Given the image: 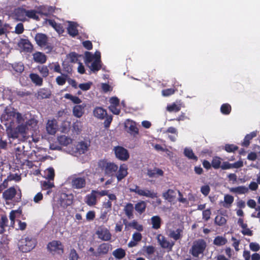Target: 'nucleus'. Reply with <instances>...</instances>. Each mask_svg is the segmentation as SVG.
Returning a JSON list of instances; mask_svg holds the SVG:
<instances>
[{
	"label": "nucleus",
	"instance_id": "obj_13",
	"mask_svg": "<svg viewBox=\"0 0 260 260\" xmlns=\"http://www.w3.org/2000/svg\"><path fill=\"white\" fill-rule=\"evenodd\" d=\"M19 46L24 51L30 53L33 50V45L27 39H22L19 43Z\"/></svg>",
	"mask_w": 260,
	"mask_h": 260
},
{
	"label": "nucleus",
	"instance_id": "obj_1",
	"mask_svg": "<svg viewBox=\"0 0 260 260\" xmlns=\"http://www.w3.org/2000/svg\"><path fill=\"white\" fill-rule=\"evenodd\" d=\"M207 246V243L204 239H197L193 242L189 252L193 257L198 258L200 255H203Z\"/></svg>",
	"mask_w": 260,
	"mask_h": 260
},
{
	"label": "nucleus",
	"instance_id": "obj_58",
	"mask_svg": "<svg viewBox=\"0 0 260 260\" xmlns=\"http://www.w3.org/2000/svg\"><path fill=\"white\" fill-rule=\"evenodd\" d=\"M78 259L79 255L76 250L74 248L71 249L69 254V260H78Z\"/></svg>",
	"mask_w": 260,
	"mask_h": 260
},
{
	"label": "nucleus",
	"instance_id": "obj_9",
	"mask_svg": "<svg viewBox=\"0 0 260 260\" xmlns=\"http://www.w3.org/2000/svg\"><path fill=\"white\" fill-rule=\"evenodd\" d=\"M112 249V245L109 243H103L100 244L97 248L98 257L107 254Z\"/></svg>",
	"mask_w": 260,
	"mask_h": 260
},
{
	"label": "nucleus",
	"instance_id": "obj_30",
	"mask_svg": "<svg viewBox=\"0 0 260 260\" xmlns=\"http://www.w3.org/2000/svg\"><path fill=\"white\" fill-rule=\"evenodd\" d=\"M29 78L32 82L37 86H41L43 84V78L36 73H31L29 74Z\"/></svg>",
	"mask_w": 260,
	"mask_h": 260
},
{
	"label": "nucleus",
	"instance_id": "obj_49",
	"mask_svg": "<svg viewBox=\"0 0 260 260\" xmlns=\"http://www.w3.org/2000/svg\"><path fill=\"white\" fill-rule=\"evenodd\" d=\"M46 178L49 180H53L55 173L54 170L53 168H49L45 172Z\"/></svg>",
	"mask_w": 260,
	"mask_h": 260
},
{
	"label": "nucleus",
	"instance_id": "obj_46",
	"mask_svg": "<svg viewBox=\"0 0 260 260\" xmlns=\"http://www.w3.org/2000/svg\"><path fill=\"white\" fill-rule=\"evenodd\" d=\"M234 200V197L230 194H225L224 197V204L223 206L225 208H229L233 203Z\"/></svg>",
	"mask_w": 260,
	"mask_h": 260
},
{
	"label": "nucleus",
	"instance_id": "obj_62",
	"mask_svg": "<svg viewBox=\"0 0 260 260\" xmlns=\"http://www.w3.org/2000/svg\"><path fill=\"white\" fill-rule=\"evenodd\" d=\"M16 129L20 135L24 136L26 134V126L25 125H19L16 127Z\"/></svg>",
	"mask_w": 260,
	"mask_h": 260
},
{
	"label": "nucleus",
	"instance_id": "obj_10",
	"mask_svg": "<svg viewBox=\"0 0 260 260\" xmlns=\"http://www.w3.org/2000/svg\"><path fill=\"white\" fill-rule=\"evenodd\" d=\"M16 110L14 108L6 107L2 115V119L6 121H12L16 116Z\"/></svg>",
	"mask_w": 260,
	"mask_h": 260
},
{
	"label": "nucleus",
	"instance_id": "obj_44",
	"mask_svg": "<svg viewBox=\"0 0 260 260\" xmlns=\"http://www.w3.org/2000/svg\"><path fill=\"white\" fill-rule=\"evenodd\" d=\"M38 96L41 99L49 98L51 95L50 91L45 88L40 89L38 92Z\"/></svg>",
	"mask_w": 260,
	"mask_h": 260
},
{
	"label": "nucleus",
	"instance_id": "obj_51",
	"mask_svg": "<svg viewBox=\"0 0 260 260\" xmlns=\"http://www.w3.org/2000/svg\"><path fill=\"white\" fill-rule=\"evenodd\" d=\"M64 98L67 99H69L72 101L74 104H79L82 102L81 100L78 96H73L70 93H66L64 95Z\"/></svg>",
	"mask_w": 260,
	"mask_h": 260
},
{
	"label": "nucleus",
	"instance_id": "obj_12",
	"mask_svg": "<svg viewBox=\"0 0 260 260\" xmlns=\"http://www.w3.org/2000/svg\"><path fill=\"white\" fill-rule=\"evenodd\" d=\"M99 238L103 241H109L111 239L112 235L107 228H103L96 232Z\"/></svg>",
	"mask_w": 260,
	"mask_h": 260
},
{
	"label": "nucleus",
	"instance_id": "obj_42",
	"mask_svg": "<svg viewBox=\"0 0 260 260\" xmlns=\"http://www.w3.org/2000/svg\"><path fill=\"white\" fill-rule=\"evenodd\" d=\"M57 140L60 145L63 146H67L72 142V140L70 138L64 135L58 137Z\"/></svg>",
	"mask_w": 260,
	"mask_h": 260
},
{
	"label": "nucleus",
	"instance_id": "obj_4",
	"mask_svg": "<svg viewBox=\"0 0 260 260\" xmlns=\"http://www.w3.org/2000/svg\"><path fill=\"white\" fill-rule=\"evenodd\" d=\"M37 240L32 237H27L19 241L18 247L22 252H28L32 250L36 246Z\"/></svg>",
	"mask_w": 260,
	"mask_h": 260
},
{
	"label": "nucleus",
	"instance_id": "obj_2",
	"mask_svg": "<svg viewBox=\"0 0 260 260\" xmlns=\"http://www.w3.org/2000/svg\"><path fill=\"white\" fill-rule=\"evenodd\" d=\"M98 166L105 175L109 177L114 176L118 169V166L115 163L105 159L100 160L98 162Z\"/></svg>",
	"mask_w": 260,
	"mask_h": 260
},
{
	"label": "nucleus",
	"instance_id": "obj_36",
	"mask_svg": "<svg viewBox=\"0 0 260 260\" xmlns=\"http://www.w3.org/2000/svg\"><path fill=\"white\" fill-rule=\"evenodd\" d=\"M112 254L116 258L121 259L125 256L126 252L122 248H118L113 251Z\"/></svg>",
	"mask_w": 260,
	"mask_h": 260
},
{
	"label": "nucleus",
	"instance_id": "obj_24",
	"mask_svg": "<svg viewBox=\"0 0 260 260\" xmlns=\"http://www.w3.org/2000/svg\"><path fill=\"white\" fill-rule=\"evenodd\" d=\"M256 136V133L255 132H251L250 134H247L241 143L242 146L248 147L250 143V141Z\"/></svg>",
	"mask_w": 260,
	"mask_h": 260
},
{
	"label": "nucleus",
	"instance_id": "obj_7",
	"mask_svg": "<svg viewBox=\"0 0 260 260\" xmlns=\"http://www.w3.org/2000/svg\"><path fill=\"white\" fill-rule=\"evenodd\" d=\"M74 196L73 194L61 193L59 199V204L61 207L66 208L73 204Z\"/></svg>",
	"mask_w": 260,
	"mask_h": 260
},
{
	"label": "nucleus",
	"instance_id": "obj_33",
	"mask_svg": "<svg viewBox=\"0 0 260 260\" xmlns=\"http://www.w3.org/2000/svg\"><path fill=\"white\" fill-rule=\"evenodd\" d=\"M183 230L181 229H177L176 230L170 231L169 236L177 241L182 238Z\"/></svg>",
	"mask_w": 260,
	"mask_h": 260
},
{
	"label": "nucleus",
	"instance_id": "obj_40",
	"mask_svg": "<svg viewBox=\"0 0 260 260\" xmlns=\"http://www.w3.org/2000/svg\"><path fill=\"white\" fill-rule=\"evenodd\" d=\"M16 158L18 161V164L24 165L26 161H28L25 153L16 152Z\"/></svg>",
	"mask_w": 260,
	"mask_h": 260
},
{
	"label": "nucleus",
	"instance_id": "obj_39",
	"mask_svg": "<svg viewBox=\"0 0 260 260\" xmlns=\"http://www.w3.org/2000/svg\"><path fill=\"white\" fill-rule=\"evenodd\" d=\"M175 191L171 189H169L162 193V197L169 201H172L175 198Z\"/></svg>",
	"mask_w": 260,
	"mask_h": 260
},
{
	"label": "nucleus",
	"instance_id": "obj_35",
	"mask_svg": "<svg viewBox=\"0 0 260 260\" xmlns=\"http://www.w3.org/2000/svg\"><path fill=\"white\" fill-rule=\"evenodd\" d=\"M146 208V203L143 201L138 202L135 206V210L140 214L144 213L145 211Z\"/></svg>",
	"mask_w": 260,
	"mask_h": 260
},
{
	"label": "nucleus",
	"instance_id": "obj_54",
	"mask_svg": "<svg viewBox=\"0 0 260 260\" xmlns=\"http://www.w3.org/2000/svg\"><path fill=\"white\" fill-rule=\"evenodd\" d=\"M128 225L139 232H142L143 230L142 225L139 224L136 220H133L132 222L129 223Z\"/></svg>",
	"mask_w": 260,
	"mask_h": 260
},
{
	"label": "nucleus",
	"instance_id": "obj_34",
	"mask_svg": "<svg viewBox=\"0 0 260 260\" xmlns=\"http://www.w3.org/2000/svg\"><path fill=\"white\" fill-rule=\"evenodd\" d=\"M152 228L153 229L157 230L160 228L161 223V219L160 217L158 216H153L151 218Z\"/></svg>",
	"mask_w": 260,
	"mask_h": 260
},
{
	"label": "nucleus",
	"instance_id": "obj_6",
	"mask_svg": "<svg viewBox=\"0 0 260 260\" xmlns=\"http://www.w3.org/2000/svg\"><path fill=\"white\" fill-rule=\"evenodd\" d=\"M71 186L73 189H80L84 188L86 185V177L74 175L71 178Z\"/></svg>",
	"mask_w": 260,
	"mask_h": 260
},
{
	"label": "nucleus",
	"instance_id": "obj_43",
	"mask_svg": "<svg viewBox=\"0 0 260 260\" xmlns=\"http://www.w3.org/2000/svg\"><path fill=\"white\" fill-rule=\"evenodd\" d=\"M38 12L35 10H26V17L34 20L38 21L40 20L39 16L37 15Z\"/></svg>",
	"mask_w": 260,
	"mask_h": 260
},
{
	"label": "nucleus",
	"instance_id": "obj_57",
	"mask_svg": "<svg viewBox=\"0 0 260 260\" xmlns=\"http://www.w3.org/2000/svg\"><path fill=\"white\" fill-rule=\"evenodd\" d=\"M224 149L228 152H234L238 149V147L234 144H226Z\"/></svg>",
	"mask_w": 260,
	"mask_h": 260
},
{
	"label": "nucleus",
	"instance_id": "obj_53",
	"mask_svg": "<svg viewBox=\"0 0 260 260\" xmlns=\"http://www.w3.org/2000/svg\"><path fill=\"white\" fill-rule=\"evenodd\" d=\"M13 92L16 94L17 96L20 98H23L25 96H27L30 95L31 94V92L28 91H26L25 90H18L16 89L14 90Z\"/></svg>",
	"mask_w": 260,
	"mask_h": 260
},
{
	"label": "nucleus",
	"instance_id": "obj_48",
	"mask_svg": "<svg viewBox=\"0 0 260 260\" xmlns=\"http://www.w3.org/2000/svg\"><path fill=\"white\" fill-rule=\"evenodd\" d=\"M73 128L77 134H79L82 129V123L80 120H76L73 124Z\"/></svg>",
	"mask_w": 260,
	"mask_h": 260
},
{
	"label": "nucleus",
	"instance_id": "obj_37",
	"mask_svg": "<svg viewBox=\"0 0 260 260\" xmlns=\"http://www.w3.org/2000/svg\"><path fill=\"white\" fill-rule=\"evenodd\" d=\"M46 130L50 135H54L56 133V128L53 120H48L46 125Z\"/></svg>",
	"mask_w": 260,
	"mask_h": 260
},
{
	"label": "nucleus",
	"instance_id": "obj_45",
	"mask_svg": "<svg viewBox=\"0 0 260 260\" xmlns=\"http://www.w3.org/2000/svg\"><path fill=\"white\" fill-rule=\"evenodd\" d=\"M231 111V106L228 103L223 104L220 107V112L224 115L230 114Z\"/></svg>",
	"mask_w": 260,
	"mask_h": 260
},
{
	"label": "nucleus",
	"instance_id": "obj_14",
	"mask_svg": "<svg viewBox=\"0 0 260 260\" xmlns=\"http://www.w3.org/2000/svg\"><path fill=\"white\" fill-rule=\"evenodd\" d=\"M127 167L126 165H120L118 171L117 170L116 175L118 181H120L124 178L127 175Z\"/></svg>",
	"mask_w": 260,
	"mask_h": 260
},
{
	"label": "nucleus",
	"instance_id": "obj_41",
	"mask_svg": "<svg viewBox=\"0 0 260 260\" xmlns=\"http://www.w3.org/2000/svg\"><path fill=\"white\" fill-rule=\"evenodd\" d=\"M227 239L222 236H218L213 240V244L217 246H223L227 243Z\"/></svg>",
	"mask_w": 260,
	"mask_h": 260
},
{
	"label": "nucleus",
	"instance_id": "obj_31",
	"mask_svg": "<svg viewBox=\"0 0 260 260\" xmlns=\"http://www.w3.org/2000/svg\"><path fill=\"white\" fill-rule=\"evenodd\" d=\"M84 112V107L81 105H76L73 109V115L78 117L80 118L82 116Z\"/></svg>",
	"mask_w": 260,
	"mask_h": 260
},
{
	"label": "nucleus",
	"instance_id": "obj_26",
	"mask_svg": "<svg viewBox=\"0 0 260 260\" xmlns=\"http://www.w3.org/2000/svg\"><path fill=\"white\" fill-rule=\"evenodd\" d=\"M230 191L233 193L242 194L247 193L249 191V189L245 186H239L236 187L230 188Z\"/></svg>",
	"mask_w": 260,
	"mask_h": 260
},
{
	"label": "nucleus",
	"instance_id": "obj_50",
	"mask_svg": "<svg viewBox=\"0 0 260 260\" xmlns=\"http://www.w3.org/2000/svg\"><path fill=\"white\" fill-rule=\"evenodd\" d=\"M8 219L6 215L2 216L0 221V228L2 233H4L5 231V229L8 226Z\"/></svg>",
	"mask_w": 260,
	"mask_h": 260
},
{
	"label": "nucleus",
	"instance_id": "obj_59",
	"mask_svg": "<svg viewBox=\"0 0 260 260\" xmlns=\"http://www.w3.org/2000/svg\"><path fill=\"white\" fill-rule=\"evenodd\" d=\"M20 134L17 132V130L16 129H11L10 132L8 133V136L10 138H12L13 139L18 138L20 136Z\"/></svg>",
	"mask_w": 260,
	"mask_h": 260
},
{
	"label": "nucleus",
	"instance_id": "obj_22",
	"mask_svg": "<svg viewBox=\"0 0 260 260\" xmlns=\"http://www.w3.org/2000/svg\"><path fill=\"white\" fill-rule=\"evenodd\" d=\"M33 59L36 62L44 63L47 60V57L44 53L37 52L33 54Z\"/></svg>",
	"mask_w": 260,
	"mask_h": 260
},
{
	"label": "nucleus",
	"instance_id": "obj_47",
	"mask_svg": "<svg viewBox=\"0 0 260 260\" xmlns=\"http://www.w3.org/2000/svg\"><path fill=\"white\" fill-rule=\"evenodd\" d=\"M221 159L220 157L218 156H214L213 157L211 161V165L212 167L214 169H218L221 167Z\"/></svg>",
	"mask_w": 260,
	"mask_h": 260
},
{
	"label": "nucleus",
	"instance_id": "obj_21",
	"mask_svg": "<svg viewBox=\"0 0 260 260\" xmlns=\"http://www.w3.org/2000/svg\"><path fill=\"white\" fill-rule=\"evenodd\" d=\"M147 174L150 178H156L158 176H162L164 172L161 169L155 168L153 169H148Z\"/></svg>",
	"mask_w": 260,
	"mask_h": 260
},
{
	"label": "nucleus",
	"instance_id": "obj_60",
	"mask_svg": "<svg viewBox=\"0 0 260 260\" xmlns=\"http://www.w3.org/2000/svg\"><path fill=\"white\" fill-rule=\"evenodd\" d=\"M78 54L75 52H71L69 54V58L72 63L77 62L78 60Z\"/></svg>",
	"mask_w": 260,
	"mask_h": 260
},
{
	"label": "nucleus",
	"instance_id": "obj_11",
	"mask_svg": "<svg viewBox=\"0 0 260 260\" xmlns=\"http://www.w3.org/2000/svg\"><path fill=\"white\" fill-rule=\"evenodd\" d=\"M37 44L41 47H44L47 45L48 38L46 34L43 33H37L35 37Z\"/></svg>",
	"mask_w": 260,
	"mask_h": 260
},
{
	"label": "nucleus",
	"instance_id": "obj_3",
	"mask_svg": "<svg viewBox=\"0 0 260 260\" xmlns=\"http://www.w3.org/2000/svg\"><path fill=\"white\" fill-rule=\"evenodd\" d=\"M93 114L94 116L100 119L105 120L104 122V126L105 128H108L113 120L112 115H108L106 110L101 107H96L93 111Z\"/></svg>",
	"mask_w": 260,
	"mask_h": 260
},
{
	"label": "nucleus",
	"instance_id": "obj_38",
	"mask_svg": "<svg viewBox=\"0 0 260 260\" xmlns=\"http://www.w3.org/2000/svg\"><path fill=\"white\" fill-rule=\"evenodd\" d=\"M184 154L189 159H191L195 161H197L198 159V157L195 155L192 150L190 148H185L184 150Z\"/></svg>",
	"mask_w": 260,
	"mask_h": 260
},
{
	"label": "nucleus",
	"instance_id": "obj_27",
	"mask_svg": "<svg viewBox=\"0 0 260 260\" xmlns=\"http://www.w3.org/2000/svg\"><path fill=\"white\" fill-rule=\"evenodd\" d=\"M26 10L23 8H18L15 11V16L17 19L24 21L26 20Z\"/></svg>",
	"mask_w": 260,
	"mask_h": 260
},
{
	"label": "nucleus",
	"instance_id": "obj_28",
	"mask_svg": "<svg viewBox=\"0 0 260 260\" xmlns=\"http://www.w3.org/2000/svg\"><path fill=\"white\" fill-rule=\"evenodd\" d=\"M182 107V104L180 101L176 102V103H173L171 105H168L167 107V110L169 112H177L180 110Z\"/></svg>",
	"mask_w": 260,
	"mask_h": 260
},
{
	"label": "nucleus",
	"instance_id": "obj_15",
	"mask_svg": "<svg viewBox=\"0 0 260 260\" xmlns=\"http://www.w3.org/2000/svg\"><path fill=\"white\" fill-rule=\"evenodd\" d=\"M247 204L249 207L255 209V211L257 212L256 214L255 212L252 213L251 216L253 217L258 218L259 219L260 222V206H256V202L253 199H249L247 201Z\"/></svg>",
	"mask_w": 260,
	"mask_h": 260
},
{
	"label": "nucleus",
	"instance_id": "obj_61",
	"mask_svg": "<svg viewBox=\"0 0 260 260\" xmlns=\"http://www.w3.org/2000/svg\"><path fill=\"white\" fill-rule=\"evenodd\" d=\"M13 69L17 73H21L24 71V66L21 63H15L13 65Z\"/></svg>",
	"mask_w": 260,
	"mask_h": 260
},
{
	"label": "nucleus",
	"instance_id": "obj_16",
	"mask_svg": "<svg viewBox=\"0 0 260 260\" xmlns=\"http://www.w3.org/2000/svg\"><path fill=\"white\" fill-rule=\"evenodd\" d=\"M96 194V191L92 190L90 193L86 196L85 202L88 206H92L96 205L97 202Z\"/></svg>",
	"mask_w": 260,
	"mask_h": 260
},
{
	"label": "nucleus",
	"instance_id": "obj_56",
	"mask_svg": "<svg viewBox=\"0 0 260 260\" xmlns=\"http://www.w3.org/2000/svg\"><path fill=\"white\" fill-rule=\"evenodd\" d=\"M226 222V219L220 215H217L215 218V222L218 225H222Z\"/></svg>",
	"mask_w": 260,
	"mask_h": 260
},
{
	"label": "nucleus",
	"instance_id": "obj_5",
	"mask_svg": "<svg viewBox=\"0 0 260 260\" xmlns=\"http://www.w3.org/2000/svg\"><path fill=\"white\" fill-rule=\"evenodd\" d=\"M47 249L53 254L62 255L64 253V246L59 240H53L49 242Z\"/></svg>",
	"mask_w": 260,
	"mask_h": 260
},
{
	"label": "nucleus",
	"instance_id": "obj_32",
	"mask_svg": "<svg viewBox=\"0 0 260 260\" xmlns=\"http://www.w3.org/2000/svg\"><path fill=\"white\" fill-rule=\"evenodd\" d=\"M134 208L133 205L131 203H127L124 207V213L129 219L132 218L134 216Z\"/></svg>",
	"mask_w": 260,
	"mask_h": 260
},
{
	"label": "nucleus",
	"instance_id": "obj_52",
	"mask_svg": "<svg viewBox=\"0 0 260 260\" xmlns=\"http://www.w3.org/2000/svg\"><path fill=\"white\" fill-rule=\"evenodd\" d=\"M38 69L43 77H47L49 75V70L46 66H38Z\"/></svg>",
	"mask_w": 260,
	"mask_h": 260
},
{
	"label": "nucleus",
	"instance_id": "obj_64",
	"mask_svg": "<svg viewBox=\"0 0 260 260\" xmlns=\"http://www.w3.org/2000/svg\"><path fill=\"white\" fill-rule=\"evenodd\" d=\"M249 248L252 251L257 252L260 250V245L256 242H251L249 244Z\"/></svg>",
	"mask_w": 260,
	"mask_h": 260
},
{
	"label": "nucleus",
	"instance_id": "obj_20",
	"mask_svg": "<svg viewBox=\"0 0 260 260\" xmlns=\"http://www.w3.org/2000/svg\"><path fill=\"white\" fill-rule=\"evenodd\" d=\"M158 241L162 248L169 249L170 251L172 250L174 245V242H170L163 236H161L160 238L159 237Z\"/></svg>",
	"mask_w": 260,
	"mask_h": 260
},
{
	"label": "nucleus",
	"instance_id": "obj_19",
	"mask_svg": "<svg viewBox=\"0 0 260 260\" xmlns=\"http://www.w3.org/2000/svg\"><path fill=\"white\" fill-rule=\"evenodd\" d=\"M125 127L127 128V132L134 136H136L139 133V129L136 126L135 122L132 120H127L125 123Z\"/></svg>",
	"mask_w": 260,
	"mask_h": 260
},
{
	"label": "nucleus",
	"instance_id": "obj_18",
	"mask_svg": "<svg viewBox=\"0 0 260 260\" xmlns=\"http://www.w3.org/2000/svg\"><path fill=\"white\" fill-rule=\"evenodd\" d=\"M16 190L14 187H10L4 191L3 197L6 201L12 200L16 194Z\"/></svg>",
	"mask_w": 260,
	"mask_h": 260
},
{
	"label": "nucleus",
	"instance_id": "obj_23",
	"mask_svg": "<svg viewBox=\"0 0 260 260\" xmlns=\"http://www.w3.org/2000/svg\"><path fill=\"white\" fill-rule=\"evenodd\" d=\"M140 196L146 197L151 199L157 198V193L154 190L148 189H142L140 192Z\"/></svg>",
	"mask_w": 260,
	"mask_h": 260
},
{
	"label": "nucleus",
	"instance_id": "obj_25",
	"mask_svg": "<svg viewBox=\"0 0 260 260\" xmlns=\"http://www.w3.org/2000/svg\"><path fill=\"white\" fill-rule=\"evenodd\" d=\"M100 58V53H99L98 57L94 59L90 66V69L92 72H95L101 70L102 66L101 64V61Z\"/></svg>",
	"mask_w": 260,
	"mask_h": 260
},
{
	"label": "nucleus",
	"instance_id": "obj_29",
	"mask_svg": "<svg viewBox=\"0 0 260 260\" xmlns=\"http://www.w3.org/2000/svg\"><path fill=\"white\" fill-rule=\"evenodd\" d=\"M47 21L48 24L59 34H62L64 32V29L61 24L56 23L54 20L52 19H48Z\"/></svg>",
	"mask_w": 260,
	"mask_h": 260
},
{
	"label": "nucleus",
	"instance_id": "obj_55",
	"mask_svg": "<svg viewBox=\"0 0 260 260\" xmlns=\"http://www.w3.org/2000/svg\"><path fill=\"white\" fill-rule=\"evenodd\" d=\"M49 67L50 68V70H53L55 72L58 73H61L60 66L57 62L55 63H52V64H50Z\"/></svg>",
	"mask_w": 260,
	"mask_h": 260
},
{
	"label": "nucleus",
	"instance_id": "obj_63",
	"mask_svg": "<svg viewBox=\"0 0 260 260\" xmlns=\"http://www.w3.org/2000/svg\"><path fill=\"white\" fill-rule=\"evenodd\" d=\"M109 102L110 106H119L120 104L119 99L116 96H113L110 99Z\"/></svg>",
	"mask_w": 260,
	"mask_h": 260
},
{
	"label": "nucleus",
	"instance_id": "obj_17",
	"mask_svg": "<svg viewBox=\"0 0 260 260\" xmlns=\"http://www.w3.org/2000/svg\"><path fill=\"white\" fill-rule=\"evenodd\" d=\"M78 24L76 22L73 21H69L67 31L69 35L72 37H75L79 34L78 30L77 29Z\"/></svg>",
	"mask_w": 260,
	"mask_h": 260
},
{
	"label": "nucleus",
	"instance_id": "obj_8",
	"mask_svg": "<svg viewBox=\"0 0 260 260\" xmlns=\"http://www.w3.org/2000/svg\"><path fill=\"white\" fill-rule=\"evenodd\" d=\"M114 151L116 157L119 160L125 161L129 157L127 150L122 146H117L115 147Z\"/></svg>",
	"mask_w": 260,
	"mask_h": 260
}]
</instances>
